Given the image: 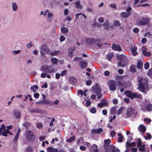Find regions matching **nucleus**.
Returning <instances> with one entry per match:
<instances>
[{
  "label": "nucleus",
  "instance_id": "nucleus-1",
  "mask_svg": "<svg viewBox=\"0 0 152 152\" xmlns=\"http://www.w3.org/2000/svg\"><path fill=\"white\" fill-rule=\"evenodd\" d=\"M138 81L139 86V90L143 92H145V90L147 89L148 86L147 83L148 81L147 78L143 77H138Z\"/></svg>",
  "mask_w": 152,
  "mask_h": 152
},
{
  "label": "nucleus",
  "instance_id": "nucleus-2",
  "mask_svg": "<svg viewBox=\"0 0 152 152\" xmlns=\"http://www.w3.org/2000/svg\"><path fill=\"white\" fill-rule=\"evenodd\" d=\"M40 70L42 72H44L41 74V77L42 78H45L46 77L47 73H54L56 70L51 66L45 65L42 66Z\"/></svg>",
  "mask_w": 152,
  "mask_h": 152
},
{
  "label": "nucleus",
  "instance_id": "nucleus-3",
  "mask_svg": "<svg viewBox=\"0 0 152 152\" xmlns=\"http://www.w3.org/2000/svg\"><path fill=\"white\" fill-rule=\"evenodd\" d=\"M91 91L92 92L96 93V94L98 96V99L101 98L102 95L100 94L101 90L98 85L96 84L93 86L91 88Z\"/></svg>",
  "mask_w": 152,
  "mask_h": 152
},
{
  "label": "nucleus",
  "instance_id": "nucleus-4",
  "mask_svg": "<svg viewBox=\"0 0 152 152\" xmlns=\"http://www.w3.org/2000/svg\"><path fill=\"white\" fill-rule=\"evenodd\" d=\"M135 111V108L133 107H129L126 110L125 113V115L127 118L131 116L132 115L134 114Z\"/></svg>",
  "mask_w": 152,
  "mask_h": 152
},
{
  "label": "nucleus",
  "instance_id": "nucleus-5",
  "mask_svg": "<svg viewBox=\"0 0 152 152\" xmlns=\"http://www.w3.org/2000/svg\"><path fill=\"white\" fill-rule=\"evenodd\" d=\"M51 52V50L48 47L45 45H43L42 47L40 53L43 56L45 53L50 55Z\"/></svg>",
  "mask_w": 152,
  "mask_h": 152
},
{
  "label": "nucleus",
  "instance_id": "nucleus-6",
  "mask_svg": "<svg viewBox=\"0 0 152 152\" xmlns=\"http://www.w3.org/2000/svg\"><path fill=\"white\" fill-rule=\"evenodd\" d=\"M26 135L28 140L30 142L33 140L35 137L33 132L31 131H28L26 132Z\"/></svg>",
  "mask_w": 152,
  "mask_h": 152
},
{
  "label": "nucleus",
  "instance_id": "nucleus-7",
  "mask_svg": "<svg viewBox=\"0 0 152 152\" xmlns=\"http://www.w3.org/2000/svg\"><path fill=\"white\" fill-rule=\"evenodd\" d=\"M108 86L110 90L114 91L116 90V84L113 80H110L108 82Z\"/></svg>",
  "mask_w": 152,
  "mask_h": 152
},
{
  "label": "nucleus",
  "instance_id": "nucleus-8",
  "mask_svg": "<svg viewBox=\"0 0 152 152\" xmlns=\"http://www.w3.org/2000/svg\"><path fill=\"white\" fill-rule=\"evenodd\" d=\"M54 14L53 12H50V11L48 13L46 21L48 22H51L53 19Z\"/></svg>",
  "mask_w": 152,
  "mask_h": 152
},
{
  "label": "nucleus",
  "instance_id": "nucleus-9",
  "mask_svg": "<svg viewBox=\"0 0 152 152\" xmlns=\"http://www.w3.org/2000/svg\"><path fill=\"white\" fill-rule=\"evenodd\" d=\"M149 20L147 18H143L139 21L138 24L140 25H144L148 24L149 22Z\"/></svg>",
  "mask_w": 152,
  "mask_h": 152
},
{
  "label": "nucleus",
  "instance_id": "nucleus-10",
  "mask_svg": "<svg viewBox=\"0 0 152 152\" xmlns=\"http://www.w3.org/2000/svg\"><path fill=\"white\" fill-rule=\"evenodd\" d=\"M91 152H97L98 151V148L97 145L94 144L92 145L89 149Z\"/></svg>",
  "mask_w": 152,
  "mask_h": 152
},
{
  "label": "nucleus",
  "instance_id": "nucleus-11",
  "mask_svg": "<svg viewBox=\"0 0 152 152\" xmlns=\"http://www.w3.org/2000/svg\"><path fill=\"white\" fill-rule=\"evenodd\" d=\"M131 54L134 56H135L138 54L137 51V48L135 47H132L131 48Z\"/></svg>",
  "mask_w": 152,
  "mask_h": 152
},
{
  "label": "nucleus",
  "instance_id": "nucleus-12",
  "mask_svg": "<svg viewBox=\"0 0 152 152\" xmlns=\"http://www.w3.org/2000/svg\"><path fill=\"white\" fill-rule=\"evenodd\" d=\"M142 50L143 54L145 56H151V53L150 52L147 51V49L145 47H143L142 48Z\"/></svg>",
  "mask_w": 152,
  "mask_h": 152
},
{
  "label": "nucleus",
  "instance_id": "nucleus-13",
  "mask_svg": "<svg viewBox=\"0 0 152 152\" xmlns=\"http://www.w3.org/2000/svg\"><path fill=\"white\" fill-rule=\"evenodd\" d=\"M112 48L114 50L118 51H121L122 50L121 46L119 45L118 44H113Z\"/></svg>",
  "mask_w": 152,
  "mask_h": 152
},
{
  "label": "nucleus",
  "instance_id": "nucleus-14",
  "mask_svg": "<svg viewBox=\"0 0 152 152\" xmlns=\"http://www.w3.org/2000/svg\"><path fill=\"white\" fill-rule=\"evenodd\" d=\"M138 129L141 133H143L146 130V127L143 125H140L139 126Z\"/></svg>",
  "mask_w": 152,
  "mask_h": 152
},
{
  "label": "nucleus",
  "instance_id": "nucleus-15",
  "mask_svg": "<svg viewBox=\"0 0 152 152\" xmlns=\"http://www.w3.org/2000/svg\"><path fill=\"white\" fill-rule=\"evenodd\" d=\"M104 29L106 30H108L110 27L109 21L106 20L104 23L102 24Z\"/></svg>",
  "mask_w": 152,
  "mask_h": 152
},
{
  "label": "nucleus",
  "instance_id": "nucleus-16",
  "mask_svg": "<svg viewBox=\"0 0 152 152\" xmlns=\"http://www.w3.org/2000/svg\"><path fill=\"white\" fill-rule=\"evenodd\" d=\"M125 94L127 96L133 99V96L135 95L134 93H132L131 91H125Z\"/></svg>",
  "mask_w": 152,
  "mask_h": 152
},
{
  "label": "nucleus",
  "instance_id": "nucleus-17",
  "mask_svg": "<svg viewBox=\"0 0 152 152\" xmlns=\"http://www.w3.org/2000/svg\"><path fill=\"white\" fill-rule=\"evenodd\" d=\"M75 5L76 8L80 10H81L83 9V6L81 4L80 2V1L78 0L76 1L75 3Z\"/></svg>",
  "mask_w": 152,
  "mask_h": 152
},
{
  "label": "nucleus",
  "instance_id": "nucleus-18",
  "mask_svg": "<svg viewBox=\"0 0 152 152\" xmlns=\"http://www.w3.org/2000/svg\"><path fill=\"white\" fill-rule=\"evenodd\" d=\"M69 80L72 84H75L77 83V79L74 77H70L69 78Z\"/></svg>",
  "mask_w": 152,
  "mask_h": 152
},
{
  "label": "nucleus",
  "instance_id": "nucleus-19",
  "mask_svg": "<svg viewBox=\"0 0 152 152\" xmlns=\"http://www.w3.org/2000/svg\"><path fill=\"white\" fill-rule=\"evenodd\" d=\"M12 10L13 11H16L18 7L16 2L12 3Z\"/></svg>",
  "mask_w": 152,
  "mask_h": 152
},
{
  "label": "nucleus",
  "instance_id": "nucleus-20",
  "mask_svg": "<svg viewBox=\"0 0 152 152\" xmlns=\"http://www.w3.org/2000/svg\"><path fill=\"white\" fill-rule=\"evenodd\" d=\"M131 14V12H122L121 14V16L124 18L129 17Z\"/></svg>",
  "mask_w": 152,
  "mask_h": 152
},
{
  "label": "nucleus",
  "instance_id": "nucleus-21",
  "mask_svg": "<svg viewBox=\"0 0 152 152\" xmlns=\"http://www.w3.org/2000/svg\"><path fill=\"white\" fill-rule=\"evenodd\" d=\"M50 61L53 64L57 65L58 62V59L55 57H53L50 59Z\"/></svg>",
  "mask_w": 152,
  "mask_h": 152
},
{
  "label": "nucleus",
  "instance_id": "nucleus-22",
  "mask_svg": "<svg viewBox=\"0 0 152 152\" xmlns=\"http://www.w3.org/2000/svg\"><path fill=\"white\" fill-rule=\"evenodd\" d=\"M13 114L16 118H19L20 116V113L19 111L18 110H15L13 112Z\"/></svg>",
  "mask_w": 152,
  "mask_h": 152
},
{
  "label": "nucleus",
  "instance_id": "nucleus-23",
  "mask_svg": "<svg viewBox=\"0 0 152 152\" xmlns=\"http://www.w3.org/2000/svg\"><path fill=\"white\" fill-rule=\"evenodd\" d=\"M103 129L101 128H99L98 129H93L92 130V132L93 134L97 133L99 134L102 132Z\"/></svg>",
  "mask_w": 152,
  "mask_h": 152
},
{
  "label": "nucleus",
  "instance_id": "nucleus-24",
  "mask_svg": "<svg viewBox=\"0 0 152 152\" xmlns=\"http://www.w3.org/2000/svg\"><path fill=\"white\" fill-rule=\"evenodd\" d=\"M110 140L109 139H108L107 140H105L104 141V147L107 149V147H108V146H109V144L110 143Z\"/></svg>",
  "mask_w": 152,
  "mask_h": 152
},
{
  "label": "nucleus",
  "instance_id": "nucleus-25",
  "mask_svg": "<svg viewBox=\"0 0 152 152\" xmlns=\"http://www.w3.org/2000/svg\"><path fill=\"white\" fill-rule=\"evenodd\" d=\"M117 59L120 61H123L124 60H125L126 57L124 55H118L117 56Z\"/></svg>",
  "mask_w": 152,
  "mask_h": 152
},
{
  "label": "nucleus",
  "instance_id": "nucleus-26",
  "mask_svg": "<svg viewBox=\"0 0 152 152\" xmlns=\"http://www.w3.org/2000/svg\"><path fill=\"white\" fill-rule=\"evenodd\" d=\"M47 150L48 152H58L57 149L53 148L52 147H49L47 148Z\"/></svg>",
  "mask_w": 152,
  "mask_h": 152
},
{
  "label": "nucleus",
  "instance_id": "nucleus-27",
  "mask_svg": "<svg viewBox=\"0 0 152 152\" xmlns=\"http://www.w3.org/2000/svg\"><path fill=\"white\" fill-rule=\"evenodd\" d=\"M5 127L4 124H2L0 127V136L2 135L3 133L4 132Z\"/></svg>",
  "mask_w": 152,
  "mask_h": 152
},
{
  "label": "nucleus",
  "instance_id": "nucleus-28",
  "mask_svg": "<svg viewBox=\"0 0 152 152\" xmlns=\"http://www.w3.org/2000/svg\"><path fill=\"white\" fill-rule=\"evenodd\" d=\"M86 42L89 45H91L94 40L93 38H88L86 39Z\"/></svg>",
  "mask_w": 152,
  "mask_h": 152
},
{
  "label": "nucleus",
  "instance_id": "nucleus-29",
  "mask_svg": "<svg viewBox=\"0 0 152 152\" xmlns=\"http://www.w3.org/2000/svg\"><path fill=\"white\" fill-rule=\"evenodd\" d=\"M61 30L62 33L63 34H66L68 33L69 31L68 28L65 27H62L61 28Z\"/></svg>",
  "mask_w": 152,
  "mask_h": 152
},
{
  "label": "nucleus",
  "instance_id": "nucleus-30",
  "mask_svg": "<svg viewBox=\"0 0 152 152\" xmlns=\"http://www.w3.org/2000/svg\"><path fill=\"white\" fill-rule=\"evenodd\" d=\"M80 66L82 68H85L87 66V62L86 61H81L80 63Z\"/></svg>",
  "mask_w": 152,
  "mask_h": 152
},
{
  "label": "nucleus",
  "instance_id": "nucleus-31",
  "mask_svg": "<svg viewBox=\"0 0 152 152\" xmlns=\"http://www.w3.org/2000/svg\"><path fill=\"white\" fill-rule=\"evenodd\" d=\"M108 105V103L107 102H101L98 104V106L99 107H101L104 106H107Z\"/></svg>",
  "mask_w": 152,
  "mask_h": 152
},
{
  "label": "nucleus",
  "instance_id": "nucleus-32",
  "mask_svg": "<svg viewBox=\"0 0 152 152\" xmlns=\"http://www.w3.org/2000/svg\"><path fill=\"white\" fill-rule=\"evenodd\" d=\"M145 108L146 110L148 111L152 110V105L148 104L145 106Z\"/></svg>",
  "mask_w": 152,
  "mask_h": 152
},
{
  "label": "nucleus",
  "instance_id": "nucleus-33",
  "mask_svg": "<svg viewBox=\"0 0 152 152\" xmlns=\"http://www.w3.org/2000/svg\"><path fill=\"white\" fill-rule=\"evenodd\" d=\"M59 53L60 51L59 50H55L52 52L51 51L50 55L52 56H56Z\"/></svg>",
  "mask_w": 152,
  "mask_h": 152
},
{
  "label": "nucleus",
  "instance_id": "nucleus-34",
  "mask_svg": "<svg viewBox=\"0 0 152 152\" xmlns=\"http://www.w3.org/2000/svg\"><path fill=\"white\" fill-rule=\"evenodd\" d=\"M41 111L40 109H37V108L32 109L30 111V113H40L41 112Z\"/></svg>",
  "mask_w": 152,
  "mask_h": 152
},
{
  "label": "nucleus",
  "instance_id": "nucleus-35",
  "mask_svg": "<svg viewBox=\"0 0 152 152\" xmlns=\"http://www.w3.org/2000/svg\"><path fill=\"white\" fill-rule=\"evenodd\" d=\"M143 63L142 62L139 61L138 62L137 67L139 69H141L142 68Z\"/></svg>",
  "mask_w": 152,
  "mask_h": 152
},
{
  "label": "nucleus",
  "instance_id": "nucleus-36",
  "mask_svg": "<svg viewBox=\"0 0 152 152\" xmlns=\"http://www.w3.org/2000/svg\"><path fill=\"white\" fill-rule=\"evenodd\" d=\"M146 136H145V134H144V137L146 140L149 139L150 140L151 138V136L150 134V133H146Z\"/></svg>",
  "mask_w": 152,
  "mask_h": 152
},
{
  "label": "nucleus",
  "instance_id": "nucleus-37",
  "mask_svg": "<svg viewBox=\"0 0 152 152\" xmlns=\"http://www.w3.org/2000/svg\"><path fill=\"white\" fill-rule=\"evenodd\" d=\"M119 151V150L117 148H115L114 146H112L111 148V151L110 152H118Z\"/></svg>",
  "mask_w": 152,
  "mask_h": 152
},
{
  "label": "nucleus",
  "instance_id": "nucleus-38",
  "mask_svg": "<svg viewBox=\"0 0 152 152\" xmlns=\"http://www.w3.org/2000/svg\"><path fill=\"white\" fill-rule=\"evenodd\" d=\"M116 107L115 106L113 107H112L110 110V113L112 114H115L116 112L115 110H116Z\"/></svg>",
  "mask_w": 152,
  "mask_h": 152
},
{
  "label": "nucleus",
  "instance_id": "nucleus-39",
  "mask_svg": "<svg viewBox=\"0 0 152 152\" xmlns=\"http://www.w3.org/2000/svg\"><path fill=\"white\" fill-rule=\"evenodd\" d=\"M75 139V137L74 135L72 136L70 138L66 140V142H69L74 141Z\"/></svg>",
  "mask_w": 152,
  "mask_h": 152
},
{
  "label": "nucleus",
  "instance_id": "nucleus-40",
  "mask_svg": "<svg viewBox=\"0 0 152 152\" xmlns=\"http://www.w3.org/2000/svg\"><path fill=\"white\" fill-rule=\"evenodd\" d=\"M120 24L119 21L118 20H115L113 22V25L114 26H120Z\"/></svg>",
  "mask_w": 152,
  "mask_h": 152
},
{
  "label": "nucleus",
  "instance_id": "nucleus-41",
  "mask_svg": "<svg viewBox=\"0 0 152 152\" xmlns=\"http://www.w3.org/2000/svg\"><path fill=\"white\" fill-rule=\"evenodd\" d=\"M83 103L85 104V106H88L91 105V102L90 100H85V102H83Z\"/></svg>",
  "mask_w": 152,
  "mask_h": 152
},
{
  "label": "nucleus",
  "instance_id": "nucleus-42",
  "mask_svg": "<svg viewBox=\"0 0 152 152\" xmlns=\"http://www.w3.org/2000/svg\"><path fill=\"white\" fill-rule=\"evenodd\" d=\"M125 109V107H121L117 111V114L118 115H119Z\"/></svg>",
  "mask_w": 152,
  "mask_h": 152
},
{
  "label": "nucleus",
  "instance_id": "nucleus-43",
  "mask_svg": "<svg viewBox=\"0 0 152 152\" xmlns=\"http://www.w3.org/2000/svg\"><path fill=\"white\" fill-rule=\"evenodd\" d=\"M136 66L134 65H132L130 67V70L132 72H135L136 71Z\"/></svg>",
  "mask_w": 152,
  "mask_h": 152
},
{
  "label": "nucleus",
  "instance_id": "nucleus-44",
  "mask_svg": "<svg viewBox=\"0 0 152 152\" xmlns=\"http://www.w3.org/2000/svg\"><path fill=\"white\" fill-rule=\"evenodd\" d=\"M10 130L8 129H5L4 132L2 134V135L5 137H7V133H10Z\"/></svg>",
  "mask_w": 152,
  "mask_h": 152
},
{
  "label": "nucleus",
  "instance_id": "nucleus-45",
  "mask_svg": "<svg viewBox=\"0 0 152 152\" xmlns=\"http://www.w3.org/2000/svg\"><path fill=\"white\" fill-rule=\"evenodd\" d=\"M31 125V123L29 122H26L23 124V126L26 128H28Z\"/></svg>",
  "mask_w": 152,
  "mask_h": 152
},
{
  "label": "nucleus",
  "instance_id": "nucleus-46",
  "mask_svg": "<svg viewBox=\"0 0 152 152\" xmlns=\"http://www.w3.org/2000/svg\"><path fill=\"white\" fill-rule=\"evenodd\" d=\"M118 135L119 136V137L118 138V142H122L123 136L122 135L121 133H118Z\"/></svg>",
  "mask_w": 152,
  "mask_h": 152
},
{
  "label": "nucleus",
  "instance_id": "nucleus-47",
  "mask_svg": "<svg viewBox=\"0 0 152 152\" xmlns=\"http://www.w3.org/2000/svg\"><path fill=\"white\" fill-rule=\"evenodd\" d=\"M80 15H82L84 17L85 19H86V16L85 15L82 14L81 13H80L79 14H76L75 15V16L76 17V20H77V19H78L79 16H80Z\"/></svg>",
  "mask_w": 152,
  "mask_h": 152
},
{
  "label": "nucleus",
  "instance_id": "nucleus-48",
  "mask_svg": "<svg viewBox=\"0 0 152 152\" xmlns=\"http://www.w3.org/2000/svg\"><path fill=\"white\" fill-rule=\"evenodd\" d=\"M113 56V54L112 53L108 54L107 55V58L110 61L112 56Z\"/></svg>",
  "mask_w": 152,
  "mask_h": 152
},
{
  "label": "nucleus",
  "instance_id": "nucleus-49",
  "mask_svg": "<svg viewBox=\"0 0 152 152\" xmlns=\"http://www.w3.org/2000/svg\"><path fill=\"white\" fill-rule=\"evenodd\" d=\"M135 95L133 96V98L137 97L139 99H141L142 98V96L140 94H138L137 93H134Z\"/></svg>",
  "mask_w": 152,
  "mask_h": 152
},
{
  "label": "nucleus",
  "instance_id": "nucleus-50",
  "mask_svg": "<svg viewBox=\"0 0 152 152\" xmlns=\"http://www.w3.org/2000/svg\"><path fill=\"white\" fill-rule=\"evenodd\" d=\"M126 64H123L122 62L121 61H119L118 63V66L119 67H123L125 66Z\"/></svg>",
  "mask_w": 152,
  "mask_h": 152
},
{
  "label": "nucleus",
  "instance_id": "nucleus-51",
  "mask_svg": "<svg viewBox=\"0 0 152 152\" xmlns=\"http://www.w3.org/2000/svg\"><path fill=\"white\" fill-rule=\"evenodd\" d=\"M45 104H49L52 105V102L49 100H47L44 101Z\"/></svg>",
  "mask_w": 152,
  "mask_h": 152
},
{
  "label": "nucleus",
  "instance_id": "nucleus-52",
  "mask_svg": "<svg viewBox=\"0 0 152 152\" xmlns=\"http://www.w3.org/2000/svg\"><path fill=\"white\" fill-rule=\"evenodd\" d=\"M137 145L138 147H141L142 142L140 138H138L137 140Z\"/></svg>",
  "mask_w": 152,
  "mask_h": 152
},
{
  "label": "nucleus",
  "instance_id": "nucleus-53",
  "mask_svg": "<svg viewBox=\"0 0 152 152\" xmlns=\"http://www.w3.org/2000/svg\"><path fill=\"white\" fill-rule=\"evenodd\" d=\"M42 125H43L41 123L39 122L37 124L36 127L39 129H41L42 127Z\"/></svg>",
  "mask_w": 152,
  "mask_h": 152
},
{
  "label": "nucleus",
  "instance_id": "nucleus-54",
  "mask_svg": "<svg viewBox=\"0 0 152 152\" xmlns=\"http://www.w3.org/2000/svg\"><path fill=\"white\" fill-rule=\"evenodd\" d=\"M108 147H107V149H106L104 148L106 152H110V151H111V148H112V146L111 145H109V146Z\"/></svg>",
  "mask_w": 152,
  "mask_h": 152
},
{
  "label": "nucleus",
  "instance_id": "nucleus-55",
  "mask_svg": "<svg viewBox=\"0 0 152 152\" xmlns=\"http://www.w3.org/2000/svg\"><path fill=\"white\" fill-rule=\"evenodd\" d=\"M19 136V135L18 134H16L15 137H14L13 141L15 143H16L17 142L18 138Z\"/></svg>",
  "mask_w": 152,
  "mask_h": 152
},
{
  "label": "nucleus",
  "instance_id": "nucleus-56",
  "mask_svg": "<svg viewBox=\"0 0 152 152\" xmlns=\"http://www.w3.org/2000/svg\"><path fill=\"white\" fill-rule=\"evenodd\" d=\"M148 76L152 77V69H149L148 72Z\"/></svg>",
  "mask_w": 152,
  "mask_h": 152
},
{
  "label": "nucleus",
  "instance_id": "nucleus-57",
  "mask_svg": "<svg viewBox=\"0 0 152 152\" xmlns=\"http://www.w3.org/2000/svg\"><path fill=\"white\" fill-rule=\"evenodd\" d=\"M110 6L112 8L116 9L117 5L115 3H113L110 4Z\"/></svg>",
  "mask_w": 152,
  "mask_h": 152
},
{
  "label": "nucleus",
  "instance_id": "nucleus-58",
  "mask_svg": "<svg viewBox=\"0 0 152 152\" xmlns=\"http://www.w3.org/2000/svg\"><path fill=\"white\" fill-rule=\"evenodd\" d=\"M90 112L93 113H95L96 112V108L94 107H92L90 110Z\"/></svg>",
  "mask_w": 152,
  "mask_h": 152
},
{
  "label": "nucleus",
  "instance_id": "nucleus-59",
  "mask_svg": "<svg viewBox=\"0 0 152 152\" xmlns=\"http://www.w3.org/2000/svg\"><path fill=\"white\" fill-rule=\"evenodd\" d=\"M144 68L146 69H148L149 68V63H145L144 64Z\"/></svg>",
  "mask_w": 152,
  "mask_h": 152
},
{
  "label": "nucleus",
  "instance_id": "nucleus-60",
  "mask_svg": "<svg viewBox=\"0 0 152 152\" xmlns=\"http://www.w3.org/2000/svg\"><path fill=\"white\" fill-rule=\"evenodd\" d=\"M145 37L149 38L151 37V34L149 32H147L145 33L144 35Z\"/></svg>",
  "mask_w": 152,
  "mask_h": 152
},
{
  "label": "nucleus",
  "instance_id": "nucleus-61",
  "mask_svg": "<svg viewBox=\"0 0 152 152\" xmlns=\"http://www.w3.org/2000/svg\"><path fill=\"white\" fill-rule=\"evenodd\" d=\"M36 104H45L44 101L42 100V101H40L37 102H36Z\"/></svg>",
  "mask_w": 152,
  "mask_h": 152
},
{
  "label": "nucleus",
  "instance_id": "nucleus-62",
  "mask_svg": "<svg viewBox=\"0 0 152 152\" xmlns=\"http://www.w3.org/2000/svg\"><path fill=\"white\" fill-rule=\"evenodd\" d=\"M60 39L61 42H62L65 40V38L64 36L61 35L60 37Z\"/></svg>",
  "mask_w": 152,
  "mask_h": 152
},
{
  "label": "nucleus",
  "instance_id": "nucleus-63",
  "mask_svg": "<svg viewBox=\"0 0 152 152\" xmlns=\"http://www.w3.org/2000/svg\"><path fill=\"white\" fill-rule=\"evenodd\" d=\"M68 13H69V10H68L66 9H65L64 11V15H67L68 14Z\"/></svg>",
  "mask_w": 152,
  "mask_h": 152
},
{
  "label": "nucleus",
  "instance_id": "nucleus-64",
  "mask_svg": "<svg viewBox=\"0 0 152 152\" xmlns=\"http://www.w3.org/2000/svg\"><path fill=\"white\" fill-rule=\"evenodd\" d=\"M98 21L99 22L103 23L104 21V20L103 17H100L99 18Z\"/></svg>",
  "mask_w": 152,
  "mask_h": 152
}]
</instances>
